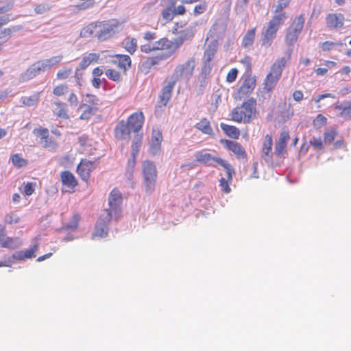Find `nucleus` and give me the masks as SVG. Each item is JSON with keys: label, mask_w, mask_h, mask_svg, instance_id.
<instances>
[{"label": "nucleus", "mask_w": 351, "mask_h": 351, "mask_svg": "<svg viewBox=\"0 0 351 351\" xmlns=\"http://www.w3.org/2000/svg\"><path fill=\"white\" fill-rule=\"evenodd\" d=\"M99 59V54L97 53H90L84 56L80 62L81 69H85L91 63L97 62Z\"/></svg>", "instance_id": "34"}, {"label": "nucleus", "mask_w": 351, "mask_h": 351, "mask_svg": "<svg viewBox=\"0 0 351 351\" xmlns=\"http://www.w3.org/2000/svg\"><path fill=\"white\" fill-rule=\"evenodd\" d=\"M162 141V134L160 130L153 129L152 134V143L150 145V152L156 154L160 149L161 143Z\"/></svg>", "instance_id": "24"}, {"label": "nucleus", "mask_w": 351, "mask_h": 351, "mask_svg": "<svg viewBox=\"0 0 351 351\" xmlns=\"http://www.w3.org/2000/svg\"><path fill=\"white\" fill-rule=\"evenodd\" d=\"M51 111L57 119L67 120L70 117L68 106L63 101H58L53 102Z\"/></svg>", "instance_id": "20"}, {"label": "nucleus", "mask_w": 351, "mask_h": 351, "mask_svg": "<svg viewBox=\"0 0 351 351\" xmlns=\"http://www.w3.org/2000/svg\"><path fill=\"white\" fill-rule=\"evenodd\" d=\"M195 66V58H191L185 62L178 64L173 70L170 80L175 84L182 79L188 80L193 74Z\"/></svg>", "instance_id": "7"}, {"label": "nucleus", "mask_w": 351, "mask_h": 351, "mask_svg": "<svg viewBox=\"0 0 351 351\" xmlns=\"http://www.w3.org/2000/svg\"><path fill=\"white\" fill-rule=\"evenodd\" d=\"M220 127L228 136L234 139L239 138L240 130L236 126L221 123Z\"/></svg>", "instance_id": "33"}, {"label": "nucleus", "mask_w": 351, "mask_h": 351, "mask_svg": "<svg viewBox=\"0 0 351 351\" xmlns=\"http://www.w3.org/2000/svg\"><path fill=\"white\" fill-rule=\"evenodd\" d=\"M69 86L66 84H59L53 88V94L54 96L60 97L64 96L69 93Z\"/></svg>", "instance_id": "38"}, {"label": "nucleus", "mask_w": 351, "mask_h": 351, "mask_svg": "<svg viewBox=\"0 0 351 351\" xmlns=\"http://www.w3.org/2000/svg\"><path fill=\"white\" fill-rule=\"evenodd\" d=\"M289 138L288 130L285 129L280 132L279 138L274 147V154L276 156L282 157L287 153V146Z\"/></svg>", "instance_id": "12"}, {"label": "nucleus", "mask_w": 351, "mask_h": 351, "mask_svg": "<svg viewBox=\"0 0 351 351\" xmlns=\"http://www.w3.org/2000/svg\"><path fill=\"white\" fill-rule=\"evenodd\" d=\"M141 143L142 136L136 134L134 137L133 143L132 145L131 156L134 157L138 156L140 150V147L141 145Z\"/></svg>", "instance_id": "39"}, {"label": "nucleus", "mask_w": 351, "mask_h": 351, "mask_svg": "<svg viewBox=\"0 0 351 351\" xmlns=\"http://www.w3.org/2000/svg\"><path fill=\"white\" fill-rule=\"evenodd\" d=\"M217 51V46L215 43H210L204 53V64L205 66L210 67L212 66V61Z\"/></svg>", "instance_id": "28"}, {"label": "nucleus", "mask_w": 351, "mask_h": 351, "mask_svg": "<svg viewBox=\"0 0 351 351\" xmlns=\"http://www.w3.org/2000/svg\"><path fill=\"white\" fill-rule=\"evenodd\" d=\"M131 132L132 130L124 120L119 121L114 130L115 138L119 140H129Z\"/></svg>", "instance_id": "17"}, {"label": "nucleus", "mask_w": 351, "mask_h": 351, "mask_svg": "<svg viewBox=\"0 0 351 351\" xmlns=\"http://www.w3.org/2000/svg\"><path fill=\"white\" fill-rule=\"evenodd\" d=\"M80 221V216L79 214H73L70 221L66 223V228L67 230H75L78 227L79 222Z\"/></svg>", "instance_id": "50"}, {"label": "nucleus", "mask_w": 351, "mask_h": 351, "mask_svg": "<svg viewBox=\"0 0 351 351\" xmlns=\"http://www.w3.org/2000/svg\"><path fill=\"white\" fill-rule=\"evenodd\" d=\"M143 38L147 43H151L157 38V34L155 32L147 31L144 32Z\"/></svg>", "instance_id": "61"}, {"label": "nucleus", "mask_w": 351, "mask_h": 351, "mask_svg": "<svg viewBox=\"0 0 351 351\" xmlns=\"http://www.w3.org/2000/svg\"><path fill=\"white\" fill-rule=\"evenodd\" d=\"M21 241L19 237H2L1 246L5 248L14 250L21 245Z\"/></svg>", "instance_id": "31"}, {"label": "nucleus", "mask_w": 351, "mask_h": 351, "mask_svg": "<svg viewBox=\"0 0 351 351\" xmlns=\"http://www.w3.org/2000/svg\"><path fill=\"white\" fill-rule=\"evenodd\" d=\"M310 145H312L315 149H323V142L322 138L319 137L318 138H313L309 142Z\"/></svg>", "instance_id": "63"}, {"label": "nucleus", "mask_w": 351, "mask_h": 351, "mask_svg": "<svg viewBox=\"0 0 351 351\" xmlns=\"http://www.w3.org/2000/svg\"><path fill=\"white\" fill-rule=\"evenodd\" d=\"M100 100L95 95L86 94L84 102L80 105V108H84L80 116L82 120H88L99 110Z\"/></svg>", "instance_id": "8"}, {"label": "nucleus", "mask_w": 351, "mask_h": 351, "mask_svg": "<svg viewBox=\"0 0 351 351\" xmlns=\"http://www.w3.org/2000/svg\"><path fill=\"white\" fill-rule=\"evenodd\" d=\"M287 18L285 14H274L264 27L261 34V44L266 48L269 47L276 37L277 32L280 26L283 25Z\"/></svg>", "instance_id": "4"}, {"label": "nucleus", "mask_w": 351, "mask_h": 351, "mask_svg": "<svg viewBox=\"0 0 351 351\" xmlns=\"http://www.w3.org/2000/svg\"><path fill=\"white\" fill-rule=\"evenodd\" d=\"M256 28L248 29L243 37L241 45L246 49H252L255 41Z\"/></svg>", "instance_id": "29"}, {"label": "nucleus", "mask_w": 351, "mask_h": 351, "mask_svg": "<svg viewBox=\"0 0 351 351\" xmlns=\"http://www.w3.org/2000/svg\"><path fill=\"white\" fill-rule=\"evenodd\" d=\"M299 35L300 34L298 32L289 27L285 38L287 43L290 45H293L297 41Z\"/></svg>", "instance_id": "46"}, {"label": "nucleus", "mask_w": 351, "mask_h": 351, "mask_svg": "<svg viewBox=\"0 0 351 351\" xmlns=\"http://www.w3.org/2000/svg\"><path fill=\"white\" fill-rule=\"evenodd\" d=\"M161 16L164 23H167L173 19L175 16L173 10L171 6H167L162 10Z\"/></svg>", "instance_id": "42"}, {"label": "nucleus", "mask_w": 351, "mask_h": 351, "mask_svg": "<svg viewBox=\"0 0 351 351\" xmlns=\"http://www.w3.org/2000/svg\"><path fill=\"white\" fill-rule=\"evenodd\" d=\"M122 201V196L121 193L117 189H114L111 191L109 197L108 203L110 208L108 209L111 215L114 214L116 215L119 212V205Z\"/></svg>", "instance_id": "19"}, {"label": "nucleus", "mask_w": 351, "mask_h": 351, "mask_svg": "<svg viewBox=\"0 0 351 351\" xmlns=\"http://www.w3.org/2000/svg\"><path fill=\"white\" fill-rule=\"evenodd\" d=\"M335 110L339 111V116L345 120L351 119V101H344L336 105Z\"/></svg>", "instance_id": "30"}, {"label": "nucleus", "mask_w": 351, "mask_h": 351, "mask_svg": "<svg viewBox=\"0 0 351 351\" xmlns=\"http://www.w3.org/2000/svg\"><path fill=\"white\" fill-rule=\"evenodd\" d=\"M220 143L228 150L232 152L238 159H246L247 154L243 147L237 141L221 139Z\"/></svg>", "instance_id": "14"}, {"label": "nucleus", "mask_w": 351, "mask_h": 351, "mask_svg": "<svg viewBox=\"0 0 351 351\" xmlns=\"http://www.w3.org/2000/svg\"><path fill=\"white\" fill-rule=\"evenodd\" d=\"M326 24L330 29L341 28L345 22V16L341 13H330L326 16Z\"/></svg>", "instance_id": "18"}, {"label": "nucleus", "mask_w": 351, "mask_h": 351, "mask_svg": "<svg viewBox=\"0 0 351 351\" xmlns=\"http://www.w3.org/2000/svg\"><path fill=\"white\" fill-rule=\"evenodd\" d=\"M11 160L13 165L18 168L24 167L27 165V160L22 158L21 156L19 154L12 155Z\"/></svg>", "instance_id": "45"}, {"label": "nucleus", "mask_w": 351, "mask_h": 351, "mask_svg": "<svg viewBox=\"0 0 351 351\" xmlns=\"http://www.w3.org/2000/svg\"><path fill=\"white\" fill-rule=\"evenodd\" d=\"M121 71H117L114 69H108L105 71L106 77L115 82H120L122 80Z\"/></svg>", "instance_id": "41"}, {"label": "nucleus", "mask_w": 351, "mask_h": 351, "mask_svg": "<svg viewBox=\"0 0 351 351\" xmlns=\"http://www.w3.org/2000/svg\"><path fill=\"white\" fill-rule=\"evenodd\" d=\"M67 101L70 106H76L78 103V97L77 95L73 92H71L67 98Z\"/></svg>", "instance_id": "64"}, {"label": "nucleus", "mask_w": 351, "mask_h": 351, "mask_svg": "<svg viewBox=\"0 0 351 351\" xmlns=\"http://www.w3.org/2000/svg\"><path fill=\"white\" fill-rule=\"evenodd\" d=\"M238 70L236 68H232L228 71L226 80L228 83H232L236 80Z\"/></svg>", "instance_id": "56"}, {"label": "nucleus", "mask_w": 351, "mask_h": 351, "mask_svg": "<svg viewBox=\"0 0 351 351\" xmlns=\"http://www.w3.org/2000/svg\"><path fill=\"white\" fill-rule=\"evenodd\" d=\"M156 180L157 179L143 178V186L147 193L150 194L154 191Z\"/></svg>", "instance_id": "48"}, {"label": "nucleus", "mask_w": 351, "mask_h": 351, "mask_svg": "<svg viewBox=\"0 0 351 351\" xmlns=\"http://www.w3.org/2000/svg\"><path fill=\"white\" fill-rule=\"evenodd\" d=\"M124 49L130 54H133L137 49V40L135 38L127 37L123 42Z\"/></svg>", "instance_id": "37"}, {"label": "nucleus", "mask_w": 351, "mask_h": 351, "mask_svg": "<svg viewBox=\"0 0 351 351\" xmlns=\"http://www.w3.org/2000/svg\"><path fill=\"white\" fill-rule=\"evenodd\" d=\"M256 99L252 97L244 101L232 110L231 120L245 124L251 123L256 117Z\"/></svg>", "instance_id": "3"}, {"label": "nucleus", "mask_w": 351, "mask_h": 351, "mask_svg": "<svg viewBox=\"0 0 351 351\" xmlns=\"http://www.w3.org/2000/svg\"><path fill=\"white\" fill-rule=\"evenodd\" d=\"M272 136L270 134H267L265 136V141L262 147L263 157L266 161H269L272 159Z\"/></svg>", "instance_id": "27"}, {"label": "nucleus", "mask_w": 351, "mask_h": 351, "mask_svg": "<svg viewBox=\"0 0 351 351\" xmlns=\"http://www.w3.org/2000/svg\"><path fill=\"white\" fill-rule=\"evenodd\" d=\"M291 1V0H278L274 10V14H285L287 15L285 12H282V10L288 7Z\"/></svg>", "instance_id": "49"}, {"label": "nucleus", "mask_w": 351, "mask_h": 351, "mask_svg": "<svg viewBox=\"0 0 351 351\" xmlns=\"http://www.w3.org/2000/svg\"><path fill=\"white\" fill-rule=\"evenodd\" d=\"M51 6L46 3H41L36 5L34 8V11L36 14H41L49 11Z\"/></svg>", "instance_id": "58"}, {"label": "nucleus", "mask_w": 351, "mask_h": 351, "mask_svg": "<svg viewBox=\"0 0 351 351\" xmlns=\"http://www.w3.org/2000/svg\"><path fill=\"white\" fill-rule=\"evenodd\" d=\"M97 167L96 160L90 161L87 159H82L77 167V173L84 181H87L90 178V173Z\"/></svg>", "instance_id": "11"}, {"label": "nucleus", "mask_w": 351, "mask_h": 351, "mask_svg": "<svg viewBox=\"0 0 351 351\" xmlns=\"http://www.w3.org/2000/svg\"><path fill=\"white\" fill-rule=\"evenodd\" d=\"M341 43H335L332 41H325L321 44V48L324 51H328L336 46H341Z\"/></svg>", "instance_id": "53"}, {"label": "nucleus", "mask_w": 351, "mask_h": 351, "mask_svg": "<svg viewBox=\"0 0 351 351\" xmlns=\"http://www.w3.org/2000/svg\"><path fill=\"white\" fill-rule=\"evenodd\" d=\"M39 244L38 242L34 243L30 249L17 252L13 255V258L17 260H25L36 257V252L38 250Z\"/></svg>", "instance_id": "26"}, {"label": "nucleus", "mask_w": 351, "mask_h": 351, "mask_svg": "<svg viewBox=\"0 0 351 351\" xmlns=\"http://www.w3.org/2000/svg\"><path fill=\"white\" fill-rule=\"evenodd\" d=\"M13 29L11 28H5L0 32V51L3 49L4 43H5L11 37Z\"/></svg>", "instance_id": "43"}, {"label": "nucleus", "mask_w": 351, "mask_h": 351, "mask_svg": "<svg viewBox=\"0 0 351 351\" xmlns=\"http://www.w3.org/2000/svg\"><path fill=\"white\" fill-rule=\"evenodd\" d=\"M123 29V25L117 19H110L92 22L81 31L84 37H93L99 41H106L115 37Z\"/></svg>", "instance_id": "1"}, {"label": "nucleus", "mask_w": 351, "mask_h": 351, "mask_svg": "<svg viewBox=\"0 0 351 351\" xmlns=\"http://www.w3.org/2000/svg\"><path fill=\"white\" fill-rule=\"evenodd\" d=\"M196 161L207 166L216 167V165L224 167L228 162L221 158L212 156L209 153H204L202 152H197L195 154Z\"/></svg>", "instance_id": "10"}, {"label": "nucleus", "mask_w": 351, "mask_h": 351, "mask_svg": "<svg viewBox=\"0 0 351 351\" xmlns=\"http://www.w3.org/2000/svg\"><path fill=\"white\" fill-rule=\"evenodd\" d=\"M72 73V69L70 67H63L59 69L56 74V77L60 80H64L69 77Z\"/></svg>", "instance_id": "51"}, {"label": "nucleus", "mask_w": 351, "mask_h": 351, "mask_svg": "<svg viewBox=\"0 0 351 351\" xmlns=\"http://www.w3.org/2000/svg\"><path fill=\"white\" fill-rule=\"evenodd\" d=\"M180 45L163 37L153 43H145L140 46V50L144 53H150L153 51L166 50V55L171 56L178 51Z\"/></svg>", "instance_id": "6"}, {"label": "nucleus", "mask_w": 351, "mask_h": 351, "mask_svg": "<svg viewBox=\"0 0 351 351\" xmlns=\"http://www.w3.org/2000/svg\"><path fill=\"white\" fill-rule=\"evenodd\" d=\"M20 217L14 213L6 215L5 217V222L8 224H14L19 221Z\"/></svg>", "instance_id": "59"}, {"label": "nucleus", "mask_w": 351, "mask_h": 351, "mask_svg": "<svg viewBox=\"0 0 351 351\" xmlns=\"http://www.w3.org/2000/svg\"><path fill=\"white\" fill-rule=\"evenodd\" d=\"M195 128L204 134L212 135L213 134L210 123L206 118H202L195 123Z\"/></svg>", "instance_id": "32"}, {"label": "nucleus", "mask_w": 351, "mask_h": 351, "mask_svg": "<svg viewBox=\"0 0 351 351\" xmlns=\"http://www.w3.org/2000/svg\"><path fill=\"white\" fill-rule=\"evenodd\" d=\"M14 5V0H9L2 5L0 6V14L5 13L11 10Z\"/></svg>", "instance_id": "62"}, {"label": "nucleus", "mask_w": 351, "mask_h": 351, "mask_svg": "<svg viewBox=\"0 0 351 351\" xmlns=\"http://www.w3.org/2000/svg\"><path fill=\"white\" fill-rule=\"evenodd\" d=\"M95 3V0H77L75 7L79 10H84L93 7Z\"/></svg>", "instance_id": "47"}, {"label": "nucleus", "mask_w": 351, "mask_h": 351, "mask_svg": "<svg viewBox=\"0 0 351 351\" xmlns=\"http://www.w3.org/2000/svg\"><path fill=\"white\" fill-rule=\"evenodd\" d=\"M256 84V77L252 73L245 75V79L239 88V92L242 94H250L254 90Z\"/></svg>", "instance_id": "23"}, {"label": "nucleus", "mask_w": 351, "mask_h": 351, "mask_svg": "<svg viewBox=\"0 0 351 351\" xmlns=\"http://www.w3.org/2000/svg\"><path fill=\"white\" fill-rule=\"evenodd\" d=\"M226 171L227 178H221L219 180V186L221 187V191H223L225 193H229L231 191V189L229 184L232 182L233 176L235 173L234 169L232 165L228 163L226 165L223 167Z\"/></svg>", "instance_id": "21"}, {"label": "nucleus", "mask_w": 351, "mask_h": 351, "mask_svg": "<svg viewBox=\"0 0 351 351\" xmlns=\"http://www.w3.org/2000/svg\"><path fill=\"white\" fill-rule=\"evenodd\" d=\"M111 219V213L108 210H104L96 223L93 237L103 238L106 237L108 231V225Z\"/></svg>", "instance_id": "9"}, {"label": "nucleus", "mask_w": 351, "mask_h": 351, "mask_svg": "<svg viewBox=\"0 0 351 351\" xmlns=\"http://www.w3.org/2000/svg\"><path fill=\"white\" fill-rule=\"evenodd\" d=\"M207 3L204 1L195 5L193 8V14L195 16H199L204 13L207 10Z\"/></svg>", "instance_id": "52"}, {"label": "nucleus", "mask_w": 351, "mask_h": 351, "mask_svg": "<svg viewBox=\"0 0 351 351\" xmlns=\"http://www.w3.org/2000/svg\"><path fill=\"white\" fill-rule=\"evenodd\" d=\"M240 62L244 66L245 74L252 73V62L251 58L249 56H245L240 60Z\"/></svg>", "instance_id": "54"}, {"label": "nucleus", "mask_w": 351, "mask_h": 351, "mask_svg": "<svg viewBox=\"0 0 351 351\" xmlns=\"http://www.w3.org/2000/svg\"><path fill=\"white\" fill-rule=\"evenodd\" d=\"M136 156H132V158L128 160L125 175L129 180L132 179L133 176V172L136 165Z\"/></svg>", "instance_id": "44"}, {"label": "nucleus", "mask_w": 351, "mask_h": 351, "mask_svg": "<svg viewBox=\"0 0 351 351\" xmlns=\"http://www.w3.org/2000/svg\"><path fill=\"white\" fill-rule=\"evenodd\" d=\"M114 57L115 59L112 61V63L117 65L120 71L125 74L131 66L132 60L130 57L125 54H117Z\"/></svg>", "instance_id": "22"}, {"label": "nucleus", "mask_w": 351, "mask_h": 351, "mask_svg": "<svg viewBox=\"0 0 351 351\" xmlns=\"http://www.w3.org/2000/svg\"><path fill=\"white\" fill-rule=\"evenodd\" d=\"M336 136L337 132L335 130L327 131L324 133V141L330 143L334 141Z\"/></svg>", "instance_id": "60"}, {"label": "nucleus", "mask_w": 351, "mask_h": 351, "mask_svg": "<svg viewBox=\"0 0 351 351\" xmlns=\"http://www.w3.org/2000/svg\"><path fill=\"white\" fill-rule=\"evenodd\" d=\"M142 171L143 178L157 179V169L154 162L146 160L143 162Z\"/></svg>", "instance_id": "25"}, {"label": "nucleus", "mask_w": 351, "mask_h": 351, "mask_svg": "<svg viewBox=\"0 0 351 351\" xmlns=\"http://www.w3.org/2000/svg\"><path fill=\"white\" fill-rule=\"evenodd\" d=\"M34 134L40 137V141L43 146L47 147L49 146V130L47 128H39L34 130Z\"/></svg>", "instance_id": "35"}, {"label": "nucleus", "mask_w": 351, "mask_h": 351, "mask_svg": "<svg viewBox=\"0 0 351 351\" xmlns=\"http://www.w3.org/2000/svg\"><path fill=\"white\" fill-rule=\"evenodd\" d=\"M60 181L63 186L62 190L70 193L75 191V188L78 184L74 175L69 171H63L60 173Z\"/></svg>", "instance_id": "13"}, {"label": "nucleus", "mask_w": 351, "mask_h": 351, "mask_svg": "<svg viewBox=\"0 0 351 351\" xmlns=\"http://www.w3.org/2000/svg\"><path fill=\"white\" fill-rule=\"evenodd\" d=\"M38 101V97L37 96L23 97L22 100L23 104L27 106H34Z\"/></svg>", "instance_id": "57"}, {"label": "nucleus", "mask_w": 351, "mask_h": 351, "mask_svg": "<svg viewBox=\"0 0 351 351\" xmlns=\"http://www.w3.org/2000/svg\"><path fill=\"white\" fill-rule=\"evenodd\" d=\"M169 58V55L166 54H160L154 57H149L144 62V65L150 69L155 65H158L160 61L165 60Z\"/></svg>", "instance_id": "36"}, {"label": "nucleus", "mask_w": 351, "mask_h": 351, "mask_svg": "<svg viewBox=\"0 0 351 351\" xmlns=\"http://www.w3.org/2000/svg\"><path fill=\"white\" fill-rule=\"evenodd\" d=\"M175 85L176 84L174 82H172L170 80L167 82V84L162 88V93L159 95L156 108L161 109L167 106L168 101L171 97L173 89Z\"/></svg>", "instance_id": "15"}, {"label": "nucleus", "mask_w": 351, "mask_h": 351, "mask_svg": "<svg viewBox=\"0 0 351 351\" xmlns=\"http://www.w3.org/2000/svg\"><path fill=\"white\" fill-rule=\"evenodd\" d=\"M304 24V19L302 15L295 17L293 23L289 26L294 31H296L299 34L301 33Z\"/></svg>", "instance_id": "40"}, {"label": "nucleus", "mask_w": 351, "mask_h": 351, "mask_svg": "<svg viewBox=\"0 0 351 351\" xmlns=\"http://www.w3.org/2000/svg\"><path fill=\"white\" fill-rule=\"evenodd\" d=\"M62 56L58 55L53 56L51 58L38 61L32 64L20 76V81L25 82L29 80L40 73L45 72L51 69L56 64H59L62 60Z\"/></svg>", "instance_id": "5"}, {"label": "nucleus", "mask_w": 351, "mask_h": 351, "mask_svg": "<svg viewBox=\"0 0 351 351\" xmlns=\"http://www.w3.org/2000/svg\"><path fill=\"white\" fill-rule=\"evenodd\" d=\"M36 183L27 182L24 184L23 193L27 196L32 195L35 191Z\"/></svg>", "instance_id": "55"}, {"label": "nucleus", "mask_w": 351, "mask_h": 351, "mask_svg": "<svg viewBox=\"0 0 351 351\" xmlns=\"http://www.w3.org/2000/svg\"><path fill=\"white\" fill-rule=\"evenodd\" d=\"M145 121V117L142 111H137L130 115L126 122L128 123L132 132L138 134L141 130Z\"/></svg>", "instance_id": "16"}, {"label": "nucleus", "mask_w": 351, "mask_h": 351, "mask_svg": "<svg viewBox=\"0 0 351 351\" xmlns=\"http://www.w3.org/2000/svg\"><path fill=\"white\" fill-rule=\"evenodd\" d=\"M291 51H289L286 56L278 58L271 64L263 83V88L265 93H270L275 88L282 76L283 69L291 59Z\"/></svg>", "instance_id": "2"}]
</instances>
